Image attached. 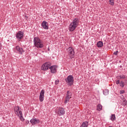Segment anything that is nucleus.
<instances>
[{"label": "nucleus", "instance_id": "c85d7f7f", "mask_svg": "<svg viewBox=\"0 0 127 127\" xmlns=\"http://www.w3.org/2000/svg\"><path fill=\"white\" fill-rule=\"evenodd\" d=\"M25 124H26V125H28V124H29V121L26 120Z\"/></svg>", "mask_w": 127, "mask_h": 127}, {"label": "nucleus", "instance_id": "393cba45", "mask_svg": "<svg viewBox=\"0 0 127 127\" xmlns=\"http://www.w3.org/2000/svg\"><path fill=\"white\" fill-rule=\"evenodd\" d=\"M58 84H59V80L57 79V80H56V81H55V84H56V85H58Z\"/></svg>", "mask_w": 127, "mask_h": 127}, {"label": "nucleus", "instance_id": "a211bd4d", "mask_svg": "<svg viewBox=\"0 0 127 127\" xmlns=\"http://www.w3.org/2000/svg\"><path fill=\"white\" fill-rule=\"evenodd\" d=\"M102 110H103V106L100 104H98L97 106V110L100 111H102Z\"/></svg>", "mask_w": 127, "mask_h": 127}, {"label": "nucleus", "instance_id": "0eeeda50", "mask_svg": "<svg viewBox=\"0 0 127 127\" xmlns=\"http://www.w3.org/2000/svg\"><path fill=\"white\" fill-rule=\"evenodd\" d=\"M72 98V93L68 91L66 93V95L65 97V99L64 101V104H67L69 101H70V99Z\"/></svg>", "mask_w": 127, "mask_h": 127}, {"label": "nucleus", "instance_id": "6ab92c4d", "mask_svg": "<svg viewBox=\"0 0 127 127\" xmlns=\"http://www.w3.org/2000/svg\"><path fill=\"white\" fill-rule=\"evenodd\" d=\"M19 115H20V119L22 122H23L24 121V118L22 117V112L19 111Z\"/></svg>", "mask_w": 127, "mask_h": 127}, {"label": "nucleus", "instance_id": "9b49d317", "mask_svg": "<svg viewBox=\"0 0 127 127\" xmlns=\"http://www.w3.org/2000/svg\"><path fill=\"white\" fill-rule=\"evenodd\" d=\"M49 69L51 70V72L53 74H55L57 72V65H52L50 66Z\"/></svg>", "mask_w": 127, "mask_h": 127}, {"label": "nucleus", "instance_id": "ddd939ff", "mask_svg": "<svg viewBox=\"0 0 127 127\" xmlns=\"http://www.w3.org/2000/svg\"><path fill=\"white\" fill-rule=\"evenodd\" d=\"M41 26L44 29H49V27L48 26V23L46 21H43L41 24Z\"/></svg>", "mask_w": 127, "mask_h": 127}, {"label": "nucleus", "instance_id": "f03ea898", "mask_svg": "<svg viewBox=\"0 0 127 127\" xmlns=\"http://www.w3.org/2000/svg\"><path fill=\"white\" fill-rule=\"evenodd\" d=\"M33 42L34 45L37 48H43L44 47L43 42L39 37H34Z\"/></svg>", "mask_w": 127, "mask_h": 127}, {"label": "nucleus", "instance_id": "cd10ccee", "mask_svg": "<svg viewBox=\"0 0 127 127\" xmlns=\"http://www.w3.org/2000/svg\"><path fill=\"white\" fill-rule=\"evenodd\" d=\"M125 93V90H121L120 92V94H121V95H122V94H124Z\"/></svg>", "mask_w": 127, "mask_h": 127}, {"label": "nucleus", "instance_id": "412c9836", "mask_svg": "<svg viewBox=\"0 0 127 127\" xmlns=\"http://www.w3.org/2000/svg\"><path fill=\"white\" fill-rule=\"evenodd\" d=\"M103 94H104V95H105V96H107V95H109V90H108V89L104 90Z\"/></svg>", "mask_w": 127, "mask_h": 127}, {"label": "nucleus", "instance_id": "20e7f679", "mask_svg": "<svg viewBox=\"0 0 127 127\" xmlns=\"http://www.w3.org/2000/svg\"><path fill=\"white\" fill-rule=\"evenodd\" d=\"M64 80L68 86H71L74 84V76L72 75H69L64 79Z\"/></svg>", "mask_w": 127, "mask_h": 127}, {"label": "nucleus", "instance_id": "9d476101", "mask_svg": "<svg viewBox=\"0 0 127 127\" xmlns=\"http://www.w3.org/2000/svg\"><path fill=\"white\" fill-rule=\"evenodd\" d=\"M45 93V91H44V90L42 89L40 93V96H39L40 102H43V101H44Z\"/></svg>", "mask_w": 127, "mask_h": 127}, {"label": "nucleus", "instance_id": "2eb2a0df", "mask_svg": "<svg viewBox=\"0 0 127 127\" xmlns=\"http://www.w3.org/2000/svg\"><path fill=\"white\" fill-rule=\"evenodd\" d=\"M89 126V122L85 121L83 122L81 126L80 127H88Z\"/></svg>", "mask_w": 127, "mask_h": 127}, {"label": "nucleus", "instance_id": "423d86ee", "mask_svg": "<svg viewBox=\"0 0 127 127\" xmlns=\"http://www.w3.org/2000/svg\"><path fill=\"white\" fill-rule=\"evenodd\" d=\"M51 66V63L49 62L45 63L42 65V70H43L44 71H46V70H48V69L50 68Z\"/></svg>", "mask_w": 127, "mask_h": 127}, {"label": "nucleus", "instance_id": "f8f14e48", "mask_svg": "<svg viewBox=\"0 0 127 127\" xmlns=\"http://www.w3.org/2000/svg\"><path fill=\"white\" fill-rule=\"evenodd\" d=\"M30 123L33 126H34V125H37V124H39L40 121L39 120L37 119L36 118H33L30 120Z\"/></svg>", "mask_w": 127, "mask_h": 127}, {"label": "nucleus", "instance_id": "4468645a", "mask_svg": "<svg viewBox=\"0 0 127 127\" xmlns=\"http://www.w3.org/2000/svg\"><path fill=\"white\" fill-rule=\"evenodd\" d=\"M14 111L15 115L19 117V112H21V111L19 110V106H15L14 108Z\"/></svg>", "mask_w": 127, "mask_h": 127}, {"label": "nucleus", "instance_id": "b1692460", "mask_svg": "<svg viewBox=\"0 0 127 127\" xmlns=\"http://www.w3.org/2000/svg\"><path fill=\"white\" fill-rule=\"evenodd\" d=\"M123 106H127V100L126 99L123 100Z\"/></svg>", "mask_w": 127, "mask_h": 127}, {"label": "nucleus", "instance_id": "4be33fe9", "mask_svg": "<svg viewBox=\"0 0 127 127\" xmlns=\"http://www.w3.org/2000/svg\"><path fill=\"white\" fill-rule=\"evenodd\" d=\"M109 4L111 5H114L115 4V0H109Z\"/></svg>", "mask_w": 127, "mask_h": 127}, {"label": "nucleus", "instance_id": "aec40b11", "mask_svg": "<svg viewBox=\"0 0 127 127\" xmlns=\"http://www.w3.org/2000/svg\"><path fill=\"white\" fill-rule=\"evenodd\" d=\"M110 120H111L112 122L116 121V115L112 114L110 117Z\"/></svg>", "mask_w": 127, "mask_h": 127}, {"label": "nucleus", "instance_id": "f257e3e1", "mask_svg": "<svg viewBox=\"0 0 127 127\" xmlns=\"http://www.w3.org/2000/svg\"><path fill=\"white\" fill-rule=\"evenodd\" d=\"M80 20L78 18H75L70 23L68 26L69 31H74L76 29V28L79 25V22Z\"/></svg>", "mask_w": 127, "mask_h": 127}, {"label": "nucleus", "instance_id": "1a4fd4ad", "mask_svg": "<svg viewBox=\"0 0 127 127\" xmlns=\"http://www.w3.org/2000/svg\"><path fill=\"white\" fill-rule=\"evenodd\" d=\"M24 34V33L22 31H18V33L16 34L15 37L17 39H22L23 38V35Z\"/></svg>", "mask_w": 127, "mask_h": 127}, {"label": "nucleus", "instance_id": "7ed1b4c3", "mask_svg": "<svg viewBox=\"0 0 127 127\" xmlns=\"http://www.w3.org/2000/svg\"><path fill=\"white\" fill-rule=\"evenodd\" d=\"M69 59H73L75 57V51L72 47H69L66 49Z\"/></svg>", "mask_w": 127, "mask_h": 127}, {"label": "nucleus", "instance_id": "6e6552de", "mask_svg": "<svg viewBox=\"0 0 127 127\" xmlns=\"http://www.w3.org/2000/svg\"><path fill=\"white\" fill-rule=\"evenodd\" d=\"M15 52L19 53V54L22 55V53L24 52V51L22 48H20V47L17 46L15 48Z\"/></svg>", "mask_w": 127, "mask_h": 127}, {"label": "nucleus", "instance_id": "5701e85b", "mask_svg": "<svg viewBox=\"0 0 127 127\" xmlns=\"http://www.w3.org/2000/svg\"><path fill=\"white\" fill-rule=\"evenodd\" d=\"M120 87H122V88H124L125 87V82L124 81H121L120 83Z\"/></svg>", "mask_w": 127, "mask_h": 127}, {"label": "nucleus", "instance_id": "c756f323", "mask_svg": "<svg viewBox=\"0 0 127 127\" xmlns=\"http://www.w3.org/2000/svg\"><path fill=\"white\" fill-rule=\"evenodd\" d=\"M1 47H2V46H1V43L0 42V50H1Z\"/></svg>", "mask_w": 127, "mask_h": 127}, {"label": "nucleus", "instance_id": "f3484780", "mask_svg": "<svg viewBox=\"0 0 127 127\" xmlns=\"http://www.w3.org/2000/svg\"><path fill=\"white\" fill-rule=\"evenodd\" d=\"M116 78H117V79H126V75L124 74H120L116 76Z\"/></svg>", "mask_w": 127, "mask_h": 127}, {"label": "nucleus", "instance_id": "a878e982", "mask_svg": "<svg viewBox=\"0 0 127 127\" xmlns=\"http://www.w3.org/2000/svg\"><path fill=\"white\" fill-rule=\"evenodd\" d=\"M118 53H119V51H116V52H115L114 53H113V54H114V55H118Z\"/></svg>", "mask_w": 127, "mask_h": 127}, {"label": "nucleus", "instance_id": "bb28decb", "mask_svg": "<svg viewBox=\"0 0 127 127\" xmlns=\"http://www.w3.org/2000/svg\"><path fill=\"white\" fill-rule=\"evenodd\" d=\"M116 84L117 85H119V84H120V80H119V79L116 80Z\"/></svg>", "mask_w": 127, "mask_h": 127}, {"label": "nucleus", "instance_id": "39448f33", "mask_svg": "<svg viewBox=\"0 0 127 127\" xmlns=\"http://www.w3.org/2000/svg\"><path fill=\"white\" fill-rule=\"evenodd\" d=\"M56 113L58 116H63L65 115V110L63 107H59L58 109H56Z\"/></svg>", "mask_w": 127, "mask_h": 127}, {"label": "nucleus", "instance_id": "dca6fc26", "mask_svg": "<svg viewBox=\"0 0 127 127\" xmlns=\"http://www.w3.org/2000/svg\"><path fill=\"white\" fill-rule=\"evenodd\" d=\"M97 47H98L99 48H101V47H103V46H104V43H103V42L102 41H99L97 43Z\"/></svg>", "mask_w": 127, "mask_h": 127}]
</instances>
